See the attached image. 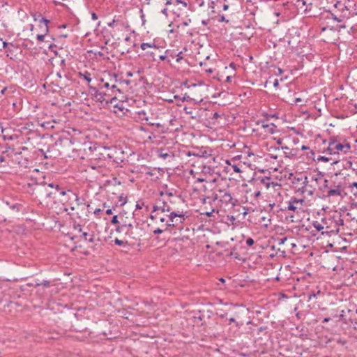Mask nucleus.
I'll return each instance as SVG.
<instances>
[{"mask_svg":"<svg viewBox=\"0 0 357 357\" xmlns=\"http://www.w3.org/2000/svg\"><path fill=\"white\" fill-rule=\"evenodd\" d=\"M73 229L80 234L78 236L80 239H83L89 243H94L95 234L93 231L88 232L83 231L82 225L76 222L73 224Z\"/></svg>","mask_w":357,"mask_h":357,"instance_id":"0eeeda50","label":"nucleus"},{"mask_svg":"<svg viewBox=\"0 0 357 357\" xmlns=\"http://www.w3.org/2000/svg\"><path fill=\"white\" fill-rule=\"evenodd\" d=\"M269 155H270L271 158H273V159H275V160L278 159V155H274L273 153H270Z\"/></svg>","mask_w":357,"mask_h":357,"instance_id":"69168bd1","label":"nucleus"},{"mask_svg":"<svg viewBox=\"0 0 357 357\" xmlns=\"http://www.w3.org/2000/svg\"><path fill=\"white\" fill-rule=\"evenodd\" d=\"M215 212V208H212L211 210L210 211H203L201 214L202 215H206L207 217H211L212 216V214Z\"/></svg>","mask_w":357,"mask_h":357,"instance_id":"f704fd0d","label":"nucleus"},{"mask_svg":"<svg viewBox=\"0 0 357 357\" xmlns=\"http://www.w3.org/2000/svg\"><path fill=\"white\" fill-rule=\"evenodd\" d=\"M54 192H47L46 194H45V197L47 198V199H54L55 198V196H54Z\"/></svg>","mask_w":357,"mask_h":357,"instance_id":"a19ab883","label":"nucleus"},{"mask_svg":"<svg viewBox=\"0 0 357 357\" xmlns=\"http://www.w3.org/2000/svg\"><path fill=\"white\" fill-rule=\"evenodd\" d=\"M337 305L336 313L339 312V319L336 321V325L339 326L342 331L350 328L351 324L354 325V329L357 330V319L354 321L351 315L354 305L347 300L344 302L342 299H340L338 303L336 301Z\"/></svg>","mask_w":357,"mask_h":357,"instance_id":"f257e3e1","label":"nucleus"},{"mask_svg":"<svg viewBox=\"0 0 357 357\" xmlns=\"http://www.w3.org/2000/svg\"><path fill=\"white\" fill-rule=\"evenodd\" d=\"M61 201L63 202V205L65 206V207H64L65 211H68V208L71 211L75 210V206H73V203L75 202L74 199H70L69 197H68L66 198H63Z\"/></svg>","mask_w":357,"mask_h":357,"instance_id":"ddd939ff","label":"nucleus"},{"mask_svg":"<svg viewBox=\"0 0 357 357\" xmlns=\"http://www.w3.org/2000/svg\"><path fill=\"white\" fill-rule=\"evenodd\" d=\"M336 225H344V220L341 218H340L337 220H336Z\"/></svg>","mask_w":357,"mask_h":357,"instance_id":"5fc2aeb1","label":"nucleus"},{"mask_svg":"<svg viewBox=\"0 0 357 357\" xmlns=\"http://www.w3.org/2000/svg\"><path fill=\"white\" fill-rule=\"evenodd\" d=\"M91 18H92L93 20H98V15L95 13H91Z\"/></svg>","mask_w":357,"mask_h":357,"instance_id":"052dcab7","label":"nucleus"},{"mask_svg":"<svg viewBox=\"0 0 357 357\" xmlns=\"http://www.w3.org/2000/svg\"><path fill=\"white\" fill-rule=\"evenodd\" d=\"M69 199H74V201L77 203V205L80 206L82 204H85L84 199H80L78 195L73 192V194H69Z\"/></svg>","mask_w":357,"mask_h":357,"instance_id":"6ab92c4d","label":"nucleus"},{"mask_svg":"<svg viewBox=\"0 0 357 357\" xmlns=\"http://www.w3.org/2000/svg\"><path fill=\"white\" fill-rule=\"evenodd\" d=\"M47 186L50 187L52 188H54L55 190L58 191V192H59L61 190V188H60L59 185L55 184L54 183H49Z\"/></svg>","mask_w":357,"mask_h":357,"instance_id":"c9c22d12","label":"nucleus"},{"mask_svg":"<svg viewBox=\"0 0 357 357\" xmlns=\"http://www.w3.org/2000/svg\"><path fill=\"white\" fill-rule=\"evenodd\" d=\"M347 192L345 191V187H342L340 184L336 185V196L339 195L341 197H343L344 195H347Z\"/></svg>","mask_w":357,"mask_h":357,"instance_id":"aec40b11","label":"nucleus"},{"mask_svg":"<svg viewBox=\"0 0 357 357\" xmlns=\"http://www.w3.org/2000/svg\"><path fill=\"white\" fill-rule=\"evenodd\" d=\"M183 111L185 114L190 115V117L192 119H196L198 116L195 112V109L191 107L185 106L183 107Z\"/></svg>","mask_w":357,"mask_h":357,"instance_id":"f3484780","label":"nucleus"},{"mask_svg":"<svg viewBox=\"0 0 357 357\" xmlns=\"http://www.w3.org/2000/svg\"><path fill=\"white\" fill-rule=\"evenodd\" d=\"M298 183H301L303 185L302 188L306 186L307 182V177L306 176H301L300 177L294 178Z\"/></svg>","mask_w":357,"mask_h":357,"instance_id":"412c9836","label":"nucleus"},{"mask_svg":"<svg viewBox=\"0 0 357 357\" xmlns=\"http://www.w3.org/2000/svg\"><path fill=\"white\" fill-rule=\"evenodd\" d=\"M114 243L117 245L122 246L125 244V242L122 240H120L119 238H115Z\"/></svg>","mask_w":357,"mask_h":357,"instance_id":"79ce46f5","label":"nucleus"},{"mask_svg":"<svg viewBox=\"0 0 357 357\" xmlns=\"http://www.w3.org/2000/svg\"><path fill=\"white\" fill-rule=\"evenodd\" d=\"M168 52H169V51H168V50H166V51H165V54H164V55H160V56H159V57H158V58H159V59H160V61H165V60L166 59V58H167V54H168Z\"/></svg>","mask_w":357,"mask_h":357,"instance_id":"09e8293b","label":"nucleus"},{"mask_svg":"<svg viewBox=\"0 0 357 357\" xmlns=\"http://www.w3.org/2000/svg\"><path fill=\"white\" fill-rule=\"evenodd\" d=\"M284 152L285 157L291 158L297 154V149L285 150Z\"/></svg>","mask_w":357,"mask_h":357,"instance_id":"4be33fe9","label":"nucleus"},{"mask_svg":"<svg viewBox=\"0 0 357 357\" xmlns=\"http://www.w3.org/2000/svg\"><path fill=\"white\" fill-rule=\"evenodd\" d=\"M217 192L220 193L219 203L225 205L231 204L235 206V203L233 202L232 196L227 190L218 189Z\"/></svg>","mask_w":357,"mask_h":357,"instance_id":"6e6552de","label":"nucleus"},{"mask_svg":"<svg viewBox=\"0 0 357 357\" xmlns=\"http://www.w3.org/2000/svg\"><path fill=\"white\" fill-rule=\"evenodd\" d=\"M261 127L266 134H273L276 130V126L274 123H263Z\"/></svg>","mask_w":357,"mask_h":357,"instance_id":"2eb2a0df","label":"nucleus"},{"mask_svg":"<svg viewBox=\"0 0 357 357\" xmlns=\"http://www.w3.org/2000/svg\"><path fill=\"white\" fill-rule=\"evenodd\" d=\"M245 243L248 246H252L255 243V241L252 238H248Z\"/></svg>","mask_w":357,"mask_h":357,"instance_id":"c03bdc74","label":"nucleus"},{"mask_svg":"<svg viewBox=\"0 0 357 357\" xmlns=\"http://www.w3.org/2000/svg\"><path fill=\"white\" fill-rule=\"evenodd\" d=\"M158 211H161L162 212H169L171 211V207L166 202L158 200L157 204L153 206L152 212H155Z\"/></svg>","mask_w":357,"mask_h":357,"instance_id":"9b49d317","label":"nucleus"},{"mask_svg":"<svg viewBox=\"0 0 357 357\" xmlns=\"http://www.w3.org/2000/svg\"><path fill=\"white\" fill-rule=\"evenodd\" d=\"M90 91L93 98L98 102L101 103L112 102L116 98L112 97V94L107 93L104 90L97 89L96 87H90Z\"/></svg>","mask_w":357,"mask_h":357,"instance_id":"7ed1b4c3","label":"nucleus"},{"mask_svg":"<svg viewBox=\"0 0 357 357\" xmlns=\"http://www.w3.org/2000/svg\"><path fill=\"white\" fill-rule=\"evenodd\" d=\"M106 214H107V215H111V214H112V209H110V208L107 209V210H106Z\"/></svg>","mask_w":357,"mask_h":357,"instance_id":"774afa93","label":"nucleus"},{"mask_svg":"<svg viewBox=\"0 0 357 357\" xmlns=\"http://www.w3.org/2000/svg\"><path fill=\"white\" fill-rule=\"evenodd\" d=\"M188 155L190 156V155H195V156H199V157H207L208 155V153L204 151H199L198 153H191V152H188L187 153Z\"/></svg>","mask_w":357,"mask_h":357,"instance_id":"a878e982","label":"nucleus"},{"mask_svg":"<svg viewBox=\"0 0 357 357\" xmlns=\"http://www.w3.org/2000/svg\"><path fill=\"white\" fill-rule=\"evenodd\" d=\"M176 62L179 63L183 59V52H179L178 54H176Z\"/></svg>","mask_w":357,"mask_h":357,"instance_id":"ea45409f","label":"nucleus"},{"mask_svg":"<svg viewBox=\"0 0 357 357\" xmlns=\"http://www.w3.org/2000/svg\"><path fill=\"white\" fill-rule=\"evenodd\" d=\"M333 247V242L327 241L326 245H324V248L326 249L325 252L328 253L329 252V248H332Z\"/></svg>","mask_w":357,"mask_h":357,"instance_id":"473e14b6","label":"nucleus"},{"mask_svg":"<svg viewBox=\"0 0 357 357\" xmlns=\"http://www.w3.org/2000/svg\"><path fill=\"white\" fill-rule=\"evenodd\" d=\"M334 208H335V206H333L332 207L326 206H323V208H322L324 211L326 213H328V215H330L331 213H333V211H335Z\"/></svg>","mask_w":357,"mask_h":357,"instance_id":"7c9ffc66","label":"nucleus"},{"mask_svg":"<svg viewBox=\"0 0 357 357\" xmlns=\"http://www.w3.org/2000/svg\"><path fill=\"white\" fill-rule=\"evenodd\" d=\"M318 161L329 162L332 160V158L327 155H319L317 159Z\"/></svg>","mask_w":357,"mask_h":357,"instance_id":"c85d7f7f","label":"nucleus"},{"mask_svg":"<svg viewBox=\"0 0 357 357\" xmlns=\"http://www.w3.org/2000/svg\"><path fill=\"white\" fill-rule=\"evenodd\" d=\"M307 3V0H297L296 6L298 8H303V7Z\"/></svg>","mask_w":357,"mask_h":357,"instance_id":"cd10ccee","label":"nucleus"},{"mask_svg":"<svg viewBox=\"0 0 357 357\" xmlns=\"http://www.w3.org/2000/svg\"><path fill=\"white\" fill-rule=\"evenodd\" d=\"M79 76L80 77H83L88 83L91 81V73L87 71L84 73H79Z\"/></svg>","mask_w":357,"mask_h":357,"instance_id":"bb28decb","label":"nucleus"},{"mask_svg":"<svg viewBox=\"0 0 357 357\" xmlns=\"http://www.w3.org/2000/svg\"><path fill=\"white\" fill-rule=\"evenodd\" d=\"M40 286H44V287H49L50 286V282L48 280H43L41 282H36V287H39Z\"/></svg>","mask_w":357,"mask_h":357,"instance_id":"2f4dec72","label":"nucleus"},{"mask_svg":"<svg viewBox=\"0 0 357 357\" xmlns=\"http://www.w3.org/2000/svg\"><path fill=\"white\" fill-rule=\"evenodd\" d=\"M304 200L303 199H297L296 197H291L288 202V206L287 209L298 213L300 211H303Z\"/></svg>","mask_w":357,"mask_h":357,"instance_id":"1a4fd4ad","label":"nucleus"},{"mask_svg":"<svg viewBox=\"0 0 357 357\" xmlns=\"http://www.w3.org/2000/svg\"><path fill=\"white\" fill-rule=\"evenodd\" d=\"M314 228L317 230V231H321L324 229V226H322L320 223H319L318 222H315L314 224H313Z\"/></svg>","mask_w":357,"mask_h":357,"instance_id":"4c0bfd02","label":"nucleus"},{"mask_svg":"<svg viewBox=\"0 0 357 357\" xmlns=\"http://www.w3.org/2000/svg\"><path fill=\"white\" fill-rule=\"evenodd\" d=\"M101 212H102V210L100 208H97L95 210L94 214L98 215Z\"/></svg>","mask_w":357,"mask_h":357,"instance_id":"0e129e2a","label":"nucleus"},{"mask_svg":"<svg viewBox=\"0 0 357 357\" xmlns=\"http://www.w3.org/2000/svg\"><path fill=\"white\" fill-rule=\"evenodd\" d=\"M49 22H50V21L45 17H42L40 20V29H43V31L45 33H47L49 31V28H48Z\"/></svg>","mask_w":357,"mask_h":357,"instance_id":"a211bd4d","label":"nucleus"},{"mask_svg":"<svg viewBox=\"0 0 357 357\" xmlns=\"http://www.w3.org/2000/svg\"><path fill=\"white\" fill-rule=\"evenodd\" d=\"M214 4H215V2L213 1H212L209 4H208V8L211 9V11L213 13H214V8H215V6H214Z\"/></svg>","mask_w":357,"mask_h":357,"instance_id":"603ef678","label":"nucleus"},{"mask_svg":"<svg viewBox=\"0 0 357 357\" xmlns=\"http://www.w3.org/2000/svg\"><path fill=\"white\" fill-rule=\"evenodd\" d=\"M210 198H211V197H210L209 196H208V197H206L203 198V199H202V203H203V204H206L207 202H208V201L210 200Z\"/></svg>","mask_w":357,"mask_h":357,"instance_id":"bf43d9fd","label":"nucleus"},{"mask_svg":"<svg viewBox=\"0 0 357 357\" xmlns=\"http://www.w3.org/2000/svg\"><path fill=\"white\" fill-rule=\"evenodd\" d=\"M161 13L165 15L166 17L168 16V10L167 8H163L162 10H161Z\"/></svg>","mask_w":357,"mask_h":357,"instance_id":"4d7b16f0","label":"nucleus"},{"mask_svg":"<svg viewBox=\"0 0 357 357\" xmlns=\"http://www.w3.org/2000/svg\"><path fill=\"white\" fill-rule=\"evenodd\" d=\"M141 49L144 51L150 48V50H147L144 54L146 59L150 61H156V55L161 51L160 48L157 46L155 43H142L140 45Z\"/></svg>","mask_w":357,"mask_h":357,"instance_id":"20e7f679","label":"nucleus"},{"mask_svg":"<svg viewBox=\"0 0 357 357\" xmlns=\"http://www.w3.org/2000/svg\"><path fill=\"white\" fill-rule=\"evenodd\" d=\"M210 200L208 201V204L210 205L212 204L213 202H215L216 201H218L219 202V199H220V193L219 192H213L212 194V196L210 197Z\"/></svg>","mask_w":357,"mask_h":357,"instance_id":"5701e85b","label":"nucleus"},{"mask_svg":"<svg viewBox=\"0 0 357 357\" xmlns=\"http://www.w3.org/2000/svg\"><path fill=\"white\" fill-rule=\"evenodd\" d=\"M153 232L154 234H160L163 232V230L161 229L160 228H157L155 230H153Z\"/></svg>","mask_w":357,"mask_h":357,"instance_id":"864d4df0","label":"nucleus"},{"mask_svg":"<svg viewBox=\"0 0 357 357\" xmlns=\"http://www.w3.org/2000/svg\"><path fill=\"white\" fill-rule=\"evenodd\" d=\"M47 33H45L43 34H38L37 35V40H38V42L40 43H42V42H44V39H45V36L46 35Z\"/></svg>","mask_w":357,"mask_h":357,"instance_id":"58836bf2","label":"nucleus"},{"mask_svg":"<svg viewBox=\"0 0 357 357\" xmlns=\"http://www.w3.org/2000/svg\"><path fill=\"white\" fill-rule=\"evenodd\" d=\"M111 223L113 225H117L119 223L117 215H114L111 220Z\"/></svg>","mask_w":357,"mask_h":357,"instance_id":"37998d69","label":"nucleus"},{"mask_svg":"<svg viewBox=\"0 0 357 357\" xmlns=\"http://www.w3.org/2000/svg\"><path fill=\"white\" fill-rule=\"evenodd\" d=\"M356 188L357 189V182H354L352 183H350L348 186L349 188Z\"/></svg>","mask_w":357,"mask_h":357,"instance_id":"13d9d810","label":"nucleus"},{"mask_svg":"<svg viewBox=\"0 0 357 357\" xmlns=\"http://www.w3.org/2000/svg\"><path fill=\"white\" fill-rule=\"evenodd\" d=\"M181 100L183 101H188V102L193 100V99L192 98H190L189 96H188L186 94L181 98Z\"/></svg>","mask_w":357,"mask_h":357,"instance_id":"49530a36","label":"nucleus"},{"mask_svg":"<svg viewBox=\"0 0 357 357\" xmlns=\"http://www.w3.org/2000/svg\"><path fill=\"white\" fill-rule=\"evenodd\" d=\"M351 146L349 142L347 141H344L343 143H340L337 139H336V153L339 154L340 152L343 153H347L350 151Z\"/></svg>","mask_w":357,"mask_h":357,"instance_id":"9d476101","label":"nucleus"},{"mask_svg":"<svg viewBox=\"0 0 357 357\" xmlns=\"http://www.w3.org/2000/svg\"><path fill=\"white\" fill-rule=\"evenodd\" d=\"M196 1L198 2L199 7L204 6V0H196Z\"/></svg>","mask_w":357,"mask_h":357,"instance_id":"680f3d73","label":"nucleus"},{"mask_svg":"<svg viewBox=\"0 0 357 357\" xmlns=\"http://www.w3.org/2000/svg\"><path fill=\"white\" fill-rule=\"evenodd\" d=\"M158 156L163 158V159H167L169 158H173L174 155L172 153H169L166 149L160 148L158 151Z\"/></svg>","mask_w":357,"mask_h":357,"instance_id":"4468645a","label":"nucleus"},{"mask_svg":"<svg viewBox=\"0 0 357 357\" xmlns=\"http://www.w3.org/2000/svg\"><path fill=\"white\" fill-rule=\"evenodd\" d=\"M323 192H326V197H331L335 195V189L328 188V181L324 179V184L321 186Z\"/></svg>","mask_w":357,"mask_h":357,"instance_id":"f8f14e48","label":"nucleus"},{"mask_svg":"<svg viewBox=\"0 0 357 357\" xmlns=\"http://www.w3.org/2000/svg\"><path fill=\"white\" fill-rule=\"evenodd\" d=\"M101 82H102V84H100L99 89L100 90H110L112 84H110L108 82H105L103 79H102Z\"/></svg>","mask_w":357,"mask_h":357,"instance_id":"393cba45","label":"nucleus"},{"mask_svg":"<svg viewBox=\"0 0 357 357\" xmlns=\"http://www.w3.org/2000/svg\"><path fill=\"white\" fill-rule=\"evenodd\" d=\"M174 3L176 4L181 3L185 8L188 6V3L182 0H175Z\"/></svg>","mask_w":357,"mask_h":357,"instance_id":"a18cd8bd","label":"nucleus"},{"mask_svg":"<svg viewBox=\"0 0 357 357\" xmlns=\"http://www.w3.org/2000/svg\"><path fill=\"white\" fill-rule=\"evenodd\" d=\"M338 243L340 246V247H337L336 246V252L337 251V250H344L347 248V245L346 244H348L349 243L346 241V240H344L341 236H336V244Z\"/></svg>","mask_w":357,"mask_h":357,"instance_id":"dca6fc26","label":"nucleus"},{"mask_svg":"<svg viewBox=\"0 0 357 357\" xmlns=\"http://www.w3.org/2000/svg\"><path fill=\"white\" fill-rule=\"evenodd\" d=\"M232 168L234 169V171L236 173H240L241 172V169L236 165H232Z\"/></svg>","mask_w":357,"mask_h":357,"instance_id":"8fccbe9b","label":"nucleus"},{"mask_svg":"<svg viewBox=\"0 0 357 357\" xmlns=\"http://www.w3.org/2000/svg\"><path fill=\"white\" fill-rule=\"evenodd\" d=\"M280 150V147H277V146H271L269 148V151H279Z\"/></svg>","mask_w":357,"mask_h":357,"instance_id":"6e6d98bb","label":"nucleus"},{"mask_svg":"<svg viewBox=\"0 0 357 357\" xmlns=\"http://www.w3.org/2000/svg\"><path fill=\"white\" fill-rule=\"evenodd\" d=\"M59 194L61 196H63L64 198H66V197H69V194H73V192L70 190H61L59 191Z\"/></svg>","mask_w":357,"mask_h":357,"instance_id":"c756f323","label":"nucleus"},{"mask_svg":"<svg viewBox=\"0 0 357 357\" xmlns=\"http://www.w3.org/2000/svg\"><path fill=\"white\" fill-rule=\"evenodd\" d=\"M338 99H340L341 100L345 99L346 100L347 99V97L344 93L342 92L340 93H337V90H336V100H337Z\"/></svg>","mask_w":357,"mask_h":357,"instance_id":"72a5a7b5","label":"nucleus"},{"mask_svg":"<svg viewBox=\"0 0 357 357\" xmlns=\"http://www.w3.org/2000/svg\"><path fill=\"white\" fill-rule=\"evenodd\" d=\"M115 22H116L115 20H113L111 22H109L107 24L108 26L113 27L114 25Z\"/></svg>","mask_w":357,"mask_h":357,"instance_id":"e2e57ef3","label":"nucleus"},{"mask_svg":"<svg viewBox=\"0 0 357 357\" xmlns=\"http://www.w3.org/2000/svg\"><path fill=\"white\" fill-rule=\"evenodd\" d=\"M305 6H306V8L304 9L305 12L307 11L308 10H311V7L312 6V3L311 2H308L307 1V3Z\"/></svg>","mask_w":357,"mask_h":357,"instance_id":"3c124183","label":"nucleus"},{"mask_svg":"<svg viewBox=\"0 0 357 357\" xmlns=\"http://www.w3.org/2000/svg\"><path fill=\"white\" fill-rule=\"evenodd\" d=\"M110 91L112 92L111 94H112V96L115 95L114 91H119L120 92L119 89L117 88V86L115 84H112L110 88Z\"/></svg>","mask_w":357,"mask_h":357,"instance_id":"e433bc0d","label":"nucleus"},{"mask_svg":"<svg viewBox=\"0 0 357 357\" xmlns=\"http://www.w3.org/2000/svg\"><path fill=\"white\" fill-rule=\"evenodd\" d=\"M218 22H225L228 23L229 20H227L224 15H220Z\"/></svg>","mask_w":357,"mask_h":357,"instance_id":"de8ad7c7","label":"nucleus"},{"mask_svg":"<svg viewBox=\"0 0 357 357\" xmlns=\"http://www.w3.org/2000/svg\"><path fill=\"white\" fill-rule=\"evenodd\" d=\"M259 196H261V192L260 191H257V192H255V197H258Z\"/></svg>","mask_w":357,"mask_h":357,"instance_id":"338daca9","label":"nucleus"},{"mask_svg":"<svg viewBox=\"0 0 357 357\" xmlns=\"http://www.w3.org/2000/svg\"><path fill=\"white\" fill-rule=\"evenodd\" d=\"M355 3L351 0H336V21L342 22L356 15Z\"/></svg>","mask_w":357,"mask_h":357,"instance_id":"f03ea898","label":"nucleus"},{"mask_svg":"<svg viewBox=\"0 0 357 357\" xmlns=\"http://www.w3.org/2000/svg\"><path fill=\"white\" fill-rule=\"evenodd\" d=\"M169 221H167L166 226L167 227H178L180 225L183 224L185 220V216L183 212L172 211L167 215Z\"/></svg>","mask_w":357,"mask_h":357,"instance_id":"39448f33","label":"nucleus"},{"mask_svg":"<svg viewBox=\"0 0 357 357\" xmlns=\"http://www.w3.org/2000/svg\"><path fill=\"white\" fill-rule=\"evenodd\" d=\"M134 225L132 222L126 224V221L122 222L120 225H118L116 228V232L123 233L126 236L131 239H136V236L133 231Z\"/></svg>","mask_w":357,"mask_h":357,"instance_id":"423d86ee","label":"nucleus"},{"mask_svg":"<svg viewBox=\"0 0 357 357\" xmlns=\"http://www.w3.org/2000/svg\"><path fill=\"white\" fill-rule=\"evenodd\" d=\"M335 144V139L331 138V142L329 143V146L327 149V151H324V153H326L329 155H333L332 151L333 150V146Z\"/></svg>","mask_w":357,"mask_h":357,"instance_id":"b1692460","label":"nucleus"}]
</instances>
